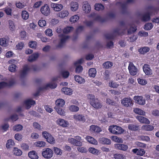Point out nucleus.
I'll list each match as a JSON object with an SVG mask.
<instances>
[{
  "mask_svg": "<svg viewBox=\"0 0 159 159\" xmlns=\"http://www.w3.org/2000/svg\"><path fill=\"white\" fill-rule=\"evenodd\" d=\"M88 98L90 99V104L95 108H100L102 107L101 102L98 99L95 98L93 95L89 94Z\"/></svg>",
  "mask_w": 159,
  "mask_h": 159,
  "instance_id": "1",
  "label": "nucleus"
},
{
  "mask_svg": "<svg viewBox=\"0 0 159 159\" xmlns=\"http://www.w3.org/2000/svg\"><path fill=\"white\" fill-rule=\"evenodd\" d=\"M57 78H54L52 79V81L50 83L47 84L45 86L42 87H40L39 89V91L34 94V96H36L39 95L40 91L45 89L49 88L51 89H54L57 86V84L55 81L57 80Z\"/></svg>",
  "mask_w": 159,
  "mask_h": 159,
  "instance_id": "2",
  "label": "nucleus"
},
{
  "mask_svg": "<svg viewBox=\"0 0 159 159\" xmlns=\"http://www.w3.org/2000/svg\"><path fill=\"white\" fill-rule=\"evenodd\" d=\"M74 29V28L72 26H67L64 28L62 30L63 34H61L59 35L60 40H68L70 38V36L65 34L70 33L73 31Z\"/></svg>",
  "mask_w": 159,
  "mask_h": 159,
  "instance_id": "3",
  "label": "nucleus"
},
{
  "mask_svg": "<svg viewBox=\"0 0 159 159\" xmlns=\"http://www.w3.org/2000/svg\"><path fill=\"white\" fill-rule=\"evenodd\" d=\"M147 9L150 12H147L143 15L142 18V20L144 21H147L151 19L150 16L152 12H151L155 11L157 10L156 7L152 6H148Z\"/></svg>",
  "mask_w": 159,
  "mask_h": 159,
  "instance_id": "4",
  "label": "nucleus"
},
{
  "mask_svg": "<svg viewBox=\"0 0 159 159\" xmlns=\"http://www.w3.org/2000/svg\"><path fill=\"white\" fill-rule=\"evenodd\" d=\"M109 130L111 133L115 134H120L124 131V130L120 127L114 125L110 126Z\"/></svg>",
  "mask_w": 159,
  "mask_h": 159,
  "instance_id": "5",
  "label": "nucleus"
},
{
  "mask_svg": "<svg viewBox=\"0 0 159 159\" xmlns=\"http://www.w3.org/2000/svg\"><path fill=\"white\" fill-rule=\"evenodd\" d=\"M83 61V59H80L78 61L75 62L74 63V65L76 67L75 69V72L77 73H79L82 72L83 68L80 65Z\"/></svg>",
  "mask_w": 159,
  "mask_h": 159,
  "instance_id": "6",
  "label": "nucleus"
},
{
  "mask_svg": "<svg viewBox=\"0 0 159 159\" xmlns=\"http://www.w3.org/2000/svg\"><path fill=\"white\" fill-rule=\"evenodd\" d=\"M89 17L94 18V20L97 21L101 22H104L106 21V18L102 17L100 16L97 15L94 12L91 13L89 16Z\"/></svg>",
  "mask_w": 159,
  "mask_h": 159,
  "instance_id": "7",
  "label": "nucleus"
},
{
  "mask_svg": "<svg viewBox=\"0 0 159 159\" xmlns=\"http://www.w3.org/2000/svg\"><path fill=\"white\" fill-rule=\"evenodd\" d=\"M53 151L49 148H47L42 152L43 156L45 158L49 159L51 158L53 155Z\"/></svg>",
  "mask_w": 159,
  "mask_h": 159,
  "instance_id": "8",
  "label": "nucleus"
},
{
  "mask_svg": "<svg viewBox=\"0 0 159 159\" xmlns=\"http://www.w3.org/2000/svg\"><path fill=\"white\" fill-rule=\"evenodd\" d=\"M41 13L45 16L49 15L50 13V11L48 5L45 4L40 9Z\"/></svg>",
  "mask_w": 159,
  "mask_h": 159,
  "instance_id": "9",
  "label": "nucleus"
},
{
  "mask_svg": "<svg viewBox=\"0 0 159 159\" xmlns=\"http://www.w3.org/2000/svg\"><path fill=\"white\" fill-rule=\"evenodd\" d=\"M121 103L126 107H131L133 105L132 100L130 98H123L121 100Z\"/></svg>",
  "mask_w": 159,
  "mask_h": 159,
  "instance_id": "10",
  "label": "nucleus"
},
{
  "mask_svg": "<svg viewBox=\"0 0 159 159\" xmlns=\"http://www.w3.org/2000/svg\"><path fill=\"white\" fill-rule=\"evenodd\" d=\"M128 69L130 74L133 76L136 75L138 70L136 67L134 66L132 63H129Z\"/></svg>",
  "mask_w": 159,
  "mask_h": 159,
  "instance_id": "11",
  "label": "nucleus"
},
{
  "mask_svg": "<svg viewBox=\"0 0 159 159\" xmlns=\"http://www.w3.org/2000/svg\"><path fill=\"white\" fill-rule=\"evenodd\" d=\"M134 99L137 103L139 105H144L145 104V100L142 96H135Z\"/></svg>",
  "mask_w": 159,
  "mask_h": 159,
  "instance_id": "12",
  "label": "nucleus"
},
{
  "mask_svg": "<svg viewBox=\"0 0 159 159\" xmlns=\"http://www.w3.org/2000/svg\"><path fill=\"white\" fill-rule=\"evenodd\" d=\"M29 71V68L28 67V65H26L25 66L23 67V70H21L20 72V78L23 79L25 77Z\"/></svg>",
  "mask_w": 159,
  "mask_h": 159,
  "instance_id": "13",
  "label": "nucleus"
},
{
  "mask_svg": "<svg viewBox=\"0 0 159 159\" xmlns=\"http://www.w3.org/2000/svg\"><path fill=\"white\" fill-rule=\"evenodd\" d=\"M65 103V101L63 99H60L57 100L55 102L56 106L55 109H57L58 108L63 107Z\"/></svg>",
  "mask_w": 159,
  "mask_h": 159,
  "instance_id": "14",
  "label": "nucleus"
},
{
  "mask_svg": "<svg viewBox=\"0 0 159 159\" xmlns=\"http://www.w3.org/2000/svg\"><path fill=\"white\" fill-rule=\"evenodd\" d=\"M144 72L147 75H150L152 74V71L151 69L150 66L147 64H145L143 67Z\"/></svg>",
  "mask_w": 159,
  "mask_h": 159,
  "instance_id": "15",
  "label": "nucleus"
},
{
  "mask_svg": "<svg viewBox=\"0 0 159 159\" xmlns=\"http://www.w3.org/2000/svg\"><path fill=\"white\" fill-rule=\"evenodd\" d=\"M132 152L137 155L143 156L145 153L144 150L142 148H134L132 150Z\"/></svg>",
  "mask_w": 159,
  "mask_h": 159,
  "instance_id": "16",
  "label": "nucleus"
},
{
  "mask_svg": "<svg viewBox=\"0 0 159 159\" xmlns=\"http://www.w3.org/2000/svg\"><path fill=\"white\" fill-rule=\"evenodd\" d=\"M35 103L34 101L31 99H28L25 101L24 103L26 108L29 109L30 108L31 106L34 105Z\"/></svg>",
  "mask_w": 159,
  "mask_h": 159,
  "instance_id": "17",
  "label": "nucleus"
},
{
  "mask_svg": "<svg viewBox=\"0 0 159 159\" xmlns=\"http://www.w3.org/2000/svg\"><path fill=\"white\" fill-rule=\"evenodd\" d=\"M51 6L53 10L57 11H61L63 7V6L61 4L52 3Z\"/></svg>",
  "mask_w": 159,
  "mask_h": 159,
  "instance_id": "18",
  "label": "nucleus"
},
{
  "mask_svg": "<svg viewBox=\"0 0 159 159\" xmlns=\"http://www.w3.org/2000/svg\"><path fill=\"white\" fill-rule=\"evenodd\" d=\"M57 123L63 127H67L69 125L68 122L64 120L59 119L57 121Z\"/></svg>",
  "mask_w": 159,
  "mask_h": 159,
  "instance_id": "19",
  "label": "nucleus"
},
{
  "mask_svg": "<svg viewBox=\"0 0 159 159\" xmlns=\"http://www.w3.org/2000/svg\"><path fill=\"white\" fill-rule=\"evenodd\" d=\"M115 148L118 150L123 151H126L128 148L127 145L124 144L117 143L115 145Z\"/></svg>",
  "mask_w": 159,
  "mask_h": 159,
  "instance_id": "20",
  "label": "nucleus"
},
{
  "mask_svg": "<svg viewBox=\"0 0 159 159\" xmlns=\"http://www.w3.org/2000/svg\"><path fill=\"white\" fill-rule=\"evenodd\" d=\"M136 119L141 123L149 124L150 121L147 118L143 116H138L136 117Z\"/></svg>",
  "mask_w": 159,
  "mask_h": 159,
  "instance_id": "21",
  "label": "nucleus"
},
{
  "mask_svg": "<svg viewBox=\"0 0 159 159\" xmlns=\"http://www.w3.org/2000/svg\"><path fill=\"white\" fill-rule=\"evenodd\" d=\"M83 10L86 13H89L91 10V7L87 1L84 2L83 6Z\"/></svg>",
  "mask_w": 159,
  "mask_h": 159,
  "instance_id": "22",
  "label": "nucleus"
},
{
  "mask_svg": "<svg viewBox=\"0 0 159 159\" xmlns=\"http://www.w3.org/2000/svg\"><path fill=\"white\" fill-rule=\"evenodd\" d=\"M29 157L32 159H38L39 156L37 153L34 151H32L29 152L28 153Z\"/></svg>",
  "mask_w": 159,
  "mask_h": 159,
  "instance_id": "23",
  "label": "nucleus"
},
{
  "mask_svg": "<svg viewBox=\"0 0 159 159\" xmlns=\"http://www.w3.org/2000/svg\"><path fill=\"white\" fill-rule=\"evenodd\" d=\"M90 130L93 132L99 133L101 131V129L99 127L94 125H92L90 126Z\"/></svg>",
  "mask_w": 159,
  "mask_h": 159,
  "instance_id": "24",
  "label": "nucleus"
},
{
  "mask_svg": "<svg viewBox=\"0 0 159 159\" xmlns=\"http://www.w3.org/2000/svg\"><path fill=\"white\" fill-rule=\"evenodd\" d=\"M39 56V54L38 53H34L29 56L28 60L30 62H33L36 60Z\"/></svg>",
  "mask_w": 159,
  "mask_h": 159,
  "instance_id": "25",
  "label": "nucleus"
},
{
  "mask_svg": "<svg viewBox=\"0 0 159 159\" xmlns=\"http://www.w3.org/2000/svg\"><path fill=\"white\" fill-rule=\"evenodd\" d=\"M74 118L76 120L84 122L85 121V116L82 114H76L74 116Z\"/></svg>",
  "mask_w": 159,
  "mask_h": 159,
  "instance_id": "26",
  "label": "nucleus"
},
{
  "mask_svg": "<svg viewBox=\"0 0 159 159\" xmlns=\"http://www.w3.org/2000/svg\"><path fill=\"white\" fill-rule=\"evenodd\" d=\"M99 142L102 144H109L111 143V140L105 138H101L99 139Z\"/></svg>",
  "mask_w": 159,
  "mask_h": 159,
  "instance_id": "27",
  "label": "nucleus"
},
{
  "mask_svg": "<svg viewBox=\"0 0 159 159\" xmlns=\"http://www.w3.org/2000/svg\"><path fill=\"white\" fill-rule=\"evenodd\" d=\"M86 139L89 143L91 144L95 145L98 144V142L91 136H88L86 137Z\"/></svg>",
  "mask_w": 159,
  "mask_h": 159,
  "instance_id": "28",
  "label": "nucleus"
},
{
  "mask_svg": "<svg viewBox=\"0 0 159 159\" xmlns=\"http://www.w3.org/2000/svg\"><path fill=\"white\" fill-rule=\"evenodd\" d=\"M128 128L129 130L134 131L140 130V127L139 125L133 124H129Z\"/></svg>",
  "mask_w": 159,
  "mask_h": 159,
  "instance_id": "29",
  "label": "nucleus"
},
{
  "mask_svg": "<svg viewBox=\"0 0 159 159\" xmlns=\"http://www.w3.org/2000/svg\"><path fill=\"white\" fill-rule=\"evenodd\" d=\"M68 11H63L59 12L57 15L58 16L63 18L69 15Z\"/></svg>",
  "mask_w": 159,
  "mask_h": 159,
  "instance_id": "30",
  "label": "nucleus"
},
{
  "mask_svg": "<svg viewBox=\"0 0 159 159\" xmlns=\"http://www.w3.org/2000/svg\"><path fill=\"white\" fill-rule=\"evenodd\" d=\"M70 5V9L73 11H75L78 8V4L76 2H71Z\"/></svg>",
  "mask_w": 159,
  "mask_h": 159,
  "instance_id": "31",
  "label": "nucleus"
},
{
  "mask_svg": "<svg viewBox=\"0 0 159 159\" xmlns=\"http://www.w3.org/2000/svg\"><path fill=\"white\" fill-rule=\"evenodd\" d=\"M58 43L56 45L57 49L61 48L63 47L65 45L66 40H58Z\"/></svg>",
  "mask_w": 159,
  "mask_h": 159,
  "instance_id": "32",
  "label": "nucleus"
},
{
  "mask_svg": "<svg viewBox=\"0 0 159 159\" xmlns=\"http://www.w3.org/2000/svg\"><path fill=\"white\" fill-rule=\"evenodd\" d=\"M61 91L65 94L67 95H70L72 94V90L70 88L64 87L61 89Z\"/></svg>",
  "mask_w": 159,
  "mask_h": 159,
  "instance_id": "33",
  "label": "nucleus"
},
{
  "mask_svg": "<svg viewBox=\"0 0 159 159\" xmlns=\"http://www.w3.org/2000/svg\"><path fill=\"white\" fill-rule=\"evenodd\" d=\"M95 9L97 11H101L103 10L104 7L102 4L100 3H96L94 5Z\"/></svg>",
  "mask_w": 159,
  "mask_h": 159,
  "instance_id": "34",
  "label": "nucleus"
},
{
  "mask_svg": "<svg viewBox=\"0 0 159 159\" xmlns=\"http://www.w3.org/2000/svg\"><path fill=\"white\" fill-rule=\"evenodd\" d=\"M75 80L80 84H83L84 83L85 80L79 75H75Z\"/></svg>",
  "mask_w": 159,
  "mask_h": 159,
  "instance_id": "35",
  "label": "nucleus"
},
{
  "mask_svg": "<svg viewBox=\"0 0 159 159\" xmlns=\"http://www.w3.org/2000/svg\"><path fill=\"white\" fill-rule=\"evenodd\" d=\"M112 63L110 61H107L104 63L102 64L103 68L105 69H109L112 66Z\"/></svg>",
  "mask_w": 159,
  "mask_h": 159,
  "instance_id": "36",
  "label": "nucleus"
},
{
  "mask_svg": "<svg viewBox=\"0 0 159 159\" xmlns=\"http://www.w3.org/2000/svg\"><path fill=\"white\" fill-rule=\"evenodd\" d=\"M134 111L136 114L144 116L145 115V112L141 109L138 108L134 109Z\"/></svg>",
  "mask_w": 159,
  "mask_h": 159,
  "instance_id": "37",
  "label": "nucleus"
},
{
  "mask_svg": "<svg viewBox=\"0 0 159 159\" xmlns=\"http://www.w3.org/2000/svg\"><path fill=\"white\" fill-rule=\"evenodd\" d=\"M28 67L29 68V71L33 70L35 71H37L40 70L39 68L36 65H28Z\"/></svg>",
  "mask_w": 159,
  "mask_h": 159,
  "instance_id": "38",
  "label": "nucleus"
},
{
  "mask_svg": "<svg viewBox=\"0 0 159 159\" xmlns=\"http://www.w3.org/2000/svg\"><path fill=\"white\" fill-rule=\"evenodd\" d=\"M96 72L97 71L95 69L92 68L89 70V73L90 76L94 77L96 75Z\"/></svg>",
  "mask_w": 159,
  "mask_h": 159,
  "instance_id": "39",
  "label": "nucleus"
},
{
  "mask_svg": "<svg viewBox=\"0 0 159 159\" xmlns=\"http://www.w3.org/2000/svg\"><path fill=\"white\" fill-rule=\"evenodd\" d=\"M150 48L147 47H144L139 49V51L141 54H144L149 51Z\"/></svg>",
  "mask_w": 159,
  "mask_h": 159,
  "instance_id": "40",
  "label": "nucleus"
},
{
  "mask_svg": "<svg viewBox=\"0 0 159 159\" xmlns=\"http://www.w3.org/2000/svg\"><path fill=\"white\" fill-rule=\"evenodd\" d=\"M13 152L14 155L17 156H20L22 154V152L17 148H14L13 150Z\"/></svg>",
  "mask_w": 159,
  "mask_h": 159,
  "instance_id": "41",
  "label": "nucleus"
},
{
  "mask_svg": "<svg viewBox=\"0 0 159 159\" xmlns=\"http://www.w3.org/2000/svg\"><path fill=\"white\" fill-rule=\"evenodd\" d=\"M153 26V25L151 23H148L144 25V29L145 30H150L152 29Z\"/></svg>",
  "mask_w": 159,
  "mask_h": 159,
  "instance_id": "42",
  "label": "nucleus"
},
{
  "mask_svg": "<svg viewBox=\"0 0 159 159\" xmlns=\"http://www.w3.org/2000/svg\"><path fill=\"white\" fill-rule=\"evenodd\" d=\"M69 109L70 111L73 112H77L79 110V107L74 105H71L69 107Z\"/></svg>",
  "mask_w": 159,
  "mask_h": 159,
  "instance_id": "43",
  "label": "nucleus"
},
{
  "mask_svg": "<svg viewBox=\"0 0 159 159\" xmlns=\"http://www.w3.org/2000/svg\"><path fill=\"white\" fill-rule=\"evenodd\" d=\"M79 19V17L78 16L75 15L70 18V21L72 23H74L77 22Z\"/></svg>",
  "mask_w": 159,
  "mask_h": 159,
  "instance_id": "44",
  "label": "nucleus"
},
{
  "mask_svg": "<svg viewBox=\"0 0 159 159\" xmlns=\"http://www.w3.org/2000/svg\"><path fill=\"white\" fill-rule=\"evenodd\" d=\"M113 157L115 159H125V156L120 154H114Z\"/></svg>",
  "mask_w": 159,
  "mask_h": 159,
  "instance_id": "45",
  "label": "nucleus"
},
{
  "mask_svg": "<svg viewBox=\"0 0 159 159\" xmlns=\"http://www.w3.org/2000/svg\"><path fill=\"white\" fill-rule=\"evenodd\" d=\"M14 145L13 141L11 139H9L7 141L6 143V147L7 148H9L12 147Z\"/></svg>",
  "mask_w": 159,
  "mask_h": 159,
  "instance_id": "46",
  "label": "nucleus"
},
{
  "mask_svg": "<svg viewBox=\"0 0 159 159\" xmlns=\"http://www.w3.org/2000/svg\"><path fill=\"white\" fill-rule=\"evenodd\" d=\"M54 151L55 153L57 155L61 156L62 153V150L58 148H54Z\"/></svg>",
  "mask_w": 159,
  "mask_h": 159,
  "instance_id": "47",
  "label": "nucleus"
},
{
  "mask_svg": "<svg viewBox=\"0 0 159 159\" xmlns=\"http://www.w3.org/2000/svg\"><path fill=\"white\" fill-rule=\"evenodd\" d=\"M143 129L146 131H151L154 128L153 126L150 125H146L143 126Z\"/></svg>",
  "mask_w": 159,
  "mask_h": 159,
  "instance_id": "48",
  "label": "nucleus"
},
{
  "mask_svg": "<svg viewBox=\"0 0 159 159\" xmlns=\"http://www.w3.org/2000/svg\"><path fill=\"white\" fill-rule=\"evenodd\" d=\"M137 30L136 26L134 27H130V28L128 30V34H130L133 33L136 31Z\"/></svg>",
  "mask_w": 159,
  "mask_h": 159,
  "instance_id": "49",
  "label": "nucleus"
},
{
  "mask_svg": "<svg viewBox=\"0 0 159 159\" xmlns=\"http://www.w3.org/2000/svg\"><path fill=\"white\" fill-rule=\"evenodd\" d=\"M23 127V126L21 125H17L14 126L13 129L14 131H19L22 129Z\"/></svg>",
  "mask_w": 159,
  "mask_h": 159,
  "instance_id": "50",
  "label": "nucleus"
},
{
  "mask_svg": "<svg viewBox=\"0 0 159 159\" xmlns=\"http://www.w3.org/2000/svg\"><path fill=\"white\" fill-rule=\"evenodd\" d=\"M22 18L24 20L27 19L29 17L28 13L25 11H22L21 14Z\"/></svg>",
  "mask_w": 159,
  "mask_h": 159,
  "instance_id": "51",
  "label": "nucleus"
},
{
  "mask_svg": "<svg viewBox=\"0 0 159 159\" xmlns=\"http://www.w3.org/2000/svg\"><path fill=\"white\" fill-rule=\"evenodd\" d=\"M138 138L139 139H141L143 141L148 142L150 140V138L147 136L140 135L138 136Z\"/></svg>",
  "mask_w": 159,
  "mask_h": 159,
  "instance_id": "52",
  "label": "nucleus"
},
{
  "mask_svg": "<svg viewBox=\"0 0 159 159\" xmlns=\"http://www.w3.org/2000/svg\"><path fill=\"white\" fill-rule=\"evenodd\" d=\"M106 102L107 104L112 106H115L116 104V101L110 98L107 99Z\"/></svg>",
  "mask_w": 159,
  "mask_h": 159,
  "instance_id": "53",
  "label": "nucleus"
},
{
  "mask_svg": "<svg viewBox=\"0 0 159 159\" xmlns=\"http://www.w3.org/2000/svg\"><path fill=\"white\" fill-rule=\"evenodd\" d=\"M38 24L40 27H43L46 24V22L44 20H40L38 22Z\"/></svg>",
  "mask_w": 159,
  "mask_h": 159,
  "instance_id": "54",
  "label": "nucleus"
},
{
  "mask_svg": "<svg viewBox=\"0 0 159 159\" xmlns=\"http://www.w3.org/2000/svg\"><path fill=\"white\" fill-rule=\"evenodd\" d=\"M47 142L53 144L55 143V140L54 138L50 134L47 139Z\"/></svg>",
  "mask_w": 159,
  "mask_h": 159,
  "instance_id": "55",
  "label": "nucleus"
},
{
  "mask_svg": "<svg viewBox=\"0 0 159 159\" xmlns=\"http://www.w3.org/2000/svg\"><path fill=\"white\" fill-rule=\"evenodd\" d=\"M89 150L90 152L93 154L97 155L99 152V151L98 150L94 148H89Z\"/></svg>",
  "mask_w": 159,
  "mask_h": 159,
  "instance_id": "56",
  "label": "nucleus"
},
{
  "mask_svg": "<svg viewBox=\"0 0 159 159\" xmlns=\"http://www.w3.org/2000/svg\"><path fill=\"white\" fill-rule=\"evenodd\" d=\"M138 83L142 85H145L147 83V81L143 79L139 78L138 79Z\"/></svg>",
  "mask_w": 159,
  "mask_h": 159,
  "instance_id": "57",
  "label": "nucleus"
},
{
  "mask_svg": "<svg viewBox=\"0 0 159 159\" xmlns=\"http://www.w3.org/2000/svg\"><path fill=\"white\" fill-rule=\"evenodd\" d=\"M37 42L31 40L29 43V46L30 47L32 48H36L37 46Z\"/></svg>",
  "mask_w": 159,
  "mask_h": 159,
  "instance_id": "58",
  "label": "nucleus"
},
{
  "mask_svg": "<svg viewBox=\"0 0 159 159\" xmlns=\"http://www.w3.org/2000/svg\"><path fill=\"white\" fill-rule=\"evenodd\" d=\"M55 110L58 114L61 115L63 116L65 115V111L61 108H58L57 109H55Z\"/></svg>",
  "mask_w": 159,
  "mask_h": 159,
  "instance_id": "59",
  "label": "nucleus"
},
{
  "mask_svg": "<svg viewBox=\"0 0 159 159\" xmlns=\"http://www.w3.org/2000/svg\"><path fill=\"white\" fill-rule=\"evenodd\" d=\"M16 66L14 64H12L8 68L9 70L11 72H14L16 71Z\"/></svg>",
  "mask_w": 159,
  "mask_h": 159,
  "instance_id": "60",
  "label": "nucleus"
},
{
  "mask_svg": "<svg viewBox=\"0 0 159 159\" xmlns=\"http://www.w3.org/2000/svg\"><path fill=\"white\" fill-rule=\"evenodd\" d=\"M33 126L35 129L41 130L42 129V127L37 122H34L33 123Z\"/></svg>",
  "mask_w": 159,
  "mask_h": 159,
  "instance_id": "61",
  "label": "nucleus"
},
{
  "mask_svg": "<svg viewBox=\"0 0 159 159\" xmlns=\"http://www.w3.org/2000/svg\"><path fill=\"white\" fill-rule=\"evenodd\" d=\"M8 40H0V45L2 46L6 47L8 44Z\"/></svg>",
  "mask_w": 159,
  "mask_h": 159,
  "instance_id": "62",
  "label": "nucleus"
},
{
  "mask_svg": "<svg viewBox=\"0 0 159 159\" xmlns=\"http://www.w3.org/2000/svg\"><path fill=\"white\" fill-rule=\"evenodd\" d=\"M109 85L111 87L116 88L119 86V84H117L116 82L112 81L109 83Z\"/></svg>",
  "mask_w": 159,
  "mask_h": 159,
  "instance_id": "63",
  "label": "nucleus"
},
{
  "mask_svg": "<svg viewBox=\"0 0 159 159\" xmlns=\"http://www.w3.org/2000/svg\"><path fill=\"white\" fill-rule=\"evenodd\" d=\"M46 35L49 36H51L52 35V31L51 29H48L45 31Z\"/></svg>",
  "mask_w": 159,
  "mask_h": 159,
  "instance_id": "64",
  "label": "nucleus"
}]
</instances>
